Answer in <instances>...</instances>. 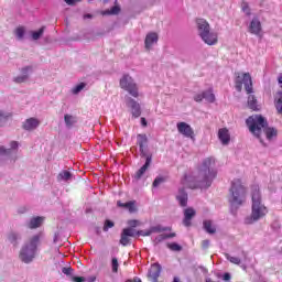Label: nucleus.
Wrapping results in <instances>:
<instances>
[{
  "label": "nucleus",
  "instance_id": "obj_32",
  "mask_svg": "<svg viewBox=\"0 0 282 282\" xmlns=\"http://www.w3.org/2000/svg\"><path fill=\"white\" fill-rule=\"evenodd\" d=\"M240 7L242 12H245L247 17H250L252 14V11L250 10V4H248L247 1H241Z\"/></svg>",
  "mask_w": 282,
  "mask_h": 282
},
{
  "label": "nucleus",
  "instance_id": "obj_3",
  "mask_svg": "<svg viewBox=\"0 0 282 282\" xmlns=\"http://www.w3.org/2000/svg\"><path fill=\"white\" fill-rule=\"evenodd\" d=\"M251 215L245 219V224L248 226L254 224V221H259V219H263V216L268 215V207L261 204V191L257 185L251 187Z\"/></svg>",
  "mask_w": 282,
  "mask_h": 282
},
{
  "label": "nucleus",
  "instance_id": "obj_41",
  "mask_svg": "<svg viewBox=\"0 0 282 282\" xmlns=\"http://www.w3.org/2000/svg\"><path fill=\"white\" fill-rule=\"evenodd\" d=\"M62 272H63V274H66V276H72V272H74V269H72V268H63Z\"/></svg>",
  "mask_w": 282,
  "mask_h": 282
},
{
  "label": "nucleus",
  "instance_id": "obj_49",
  "mask_svg": "<svg viewBox=\"0 0 282 282\" xmlns=\"http://www.w3.org/2000/svg\"><path fill=\"white\" fill-rule=\"evenodd\" d=\"M10 147H11V149L17 150V149H19V142L11 141Z\"/></svg>",
  "mask_w": 282,
  "mask_h": 282
},
{
  "label": "nucleus",
  "instance_id": "obj_13",
  "mask_svg": "<svg viewBox=\"0 0 282 282\" xmlns=\"http://www.w3.org/2000/svg\"><path fill=\"white\" fill-rule=\"evenodd\" d=\"M41 124V121L34 117L26 119L22 128L24 131H34L35 129H39V126Z\"/></svg>",
  "mask_w": 282,
  "mask_h": 282
},
{
  "label": "nucleus",
  "instance_id": "obj_4",
  "mask_svg": "<svg viewBox=\"0 0 282 282\" xmlns=\"http://www.w3.org/2000/svg\"><path fill=\"white\" fill-rule=\"evenodd\" d=\"M248 197V188L243 186L241 178L231 181V186L228 194V203L231 208H241L246 204Z\"/></svg>",
  "mask_w": 282,
  "mask_h": 282
},
{
  "label": "nucleus",
  "instance_id": "obj_2",
  "mask_svg": "<svg viewBox=\"0 0 282 282\" xmlns=\"http://www.w3.org/2000/svg\"><path fill=\"white\" fill-rule=\"evenodd\" d=\"M217 177V170H215V159L207 158L203 161L202 167L195 182H189V188H208L213 184V180Z\"/></svg>",
  "mask_w": 282,
  "mask_h": 282
},
{
  "label": "nucleus",
  "instance_id": "obj_12",
  "mask_svg": "<svg viewBox=\"0 0 282 282\" xmlns=\"http://www.w3.org/2000/svg\"><path fill=\"white\" fill-rule=\"evenodd\" d=\"M129 237H135V230L133 228H124L121 232L120 243L121 246H129L131 239Z\"/></svg>",
  "mask_w": 282,
  "mask_h": 282
},
{
  "label": "nucleus",
  "instance_id": "obj_29",
  "mask_svg": "<svg viewBox=\"0 0 282 282\" xmlns=\"http://www.w3.org/2000/svg\"><path fill=\"white\" fill-rule=\"evenodd\" d=\"M64 122H65L66 127H74V124H76V122H78V120L76 119V117H74L72 115H65Z\"/></svg>",
  "mask_w": 282,
  "mask_h": 282
},
{
  "label": "nucleus",
  "instance_id": "obj_42",
  "mask_svg": "<svg viewBox=\"0 0 282 282\" xmlns=\"http://www.w3.org/2000/svg\"><path fill=\"white\" fill-rule=\"evenodd\" d=\"M194 100H195V102H202V100H204V93L196 94L194 96Z\"/></svg>",
  "mask_w": 282,
  "mask_h": 282
},
{
  "label": "nucleus",
  "instance_id": "obj_45",
  "mask_svg": "<svg viewBox=\"0 0 282 282\" xmlns=\"http://www.w3.org/2000/svg\"><path fill=\"white\" fill-rule=\"evenodd\" d=\"M137 235L141 237H150L151 231L140 230V231H137Z\"/></svg>",
  "mask_w": 282,
  "mask_h": 282
},
{
  "label": "nucleus",
  "instance_id": "obj_17",
  "mask_svg": "<svg viewBox=\"0 0 282 282\" xmlns=\"http://www.w3.org/2000/svg\"><path fill=\"white\" fill-rule=\"evenodd\" d=\"M158 40H159L158 33L155 32L148 33L144 41L145 50L148 51L151 50V47H153V45L158 43Z\"/></svg>",
  "mask_w": 282,
  "mask_h": 282
},
{
  "label": "nucleus",
  "instance_id": "obj_7",
  "mask_svg": "<svg viewBox=\"0 0 282 282\" xmlns=\"http://www.w3.org/2000/svg\"><path fill=\"white\" fill-rule=\"evenodd\" d=\"M243 86L247 94H252V76H250V73H236L235 87L237 91L241 93Z\"/></svg>",
  "mask_w": 282,
  "mask_h": 282
},
{
  "label": "nucleus",
  "instance_id": "obj_30",
  "mask_svg": "<svg viewBox=\"0 0 282 282\" xmlns=\"http://www.w3.org/2000/svg\"><path fill=\"white\" fill-rule=\"evenodd\" d=\"M19 234L17 232H10L8 236V240L10 241V243H12V246H14V248H17L19 246Z\"/></svg>",
  "mask_w": 282,
  "mask_h": 282
},
{
  "label": "nucleus",
  "instance_id": "obj_46",
  "mask_svg": "<svg viewBox=\"0 0 282 282\" xmlns=\"http://www.w3.org/2000/svg\"><path fill=\"white\" fill-rule=\"evenodd\" d=\"M70 281H73V282H85V278H83V276H72Z\"/></svg>",
  "mask_w": 282,
  "mask_h": 282
},
{
  "label": "nucleus",
  "instance_id": "obj_14",
  "mask_svg": "<svg viewBox=\"0 0 282 282\" xmlns=\"http://www.w3.org/2000/svg\"><path fill=\"white\" fill-rule=\"evenodd\" d=\"M261 21H259V18H253L249 25V32L250 34H254L256 36H259L261 34Z\"/></svg>",
  "mask_w": 282,
  "mask_h": 282
},
{
  "label": "nucleus",
  "instance_id": "obj_23",
  "mask_svg": "<svg viewBox=\"0 0 282 282\" xmlns=\"http://www.w3.org/2000/svg\"><path fill=\"white\" fill-rule=\"evenodd\" d=\"M247 105L252 111H259V106H257V97H254V95H249Z\"/></svg>",
  "mask_w": 282,
  "mask_h": 282
},
{
  "label": "nucleus",
  "instance_id": "obj_18",
  "mask_svg": "<svg viewBox=\"0 0 282 282\" xmlns=\"http://www.w3.org/2000/svg\"><path fill=\"white\" fill-rule=\"evenodd\" d=\"M218 140H220L221 144H230V131L227 128H221L218 130Z\"/></svg>",
  "mask_w": 282,
  "mask_h": 282
},
{
  "label": "nucleus",
  "instance_id": "obj_59",
  "mask_svg": "<svg viewBox=\"0 0 282 282\" xmlns=\"http://www.w3.org/2000/svg\"><path fill=\"white\" fill-rule=\"evenodd\" d=\"M104 1H109V0H104Z\"/></svg>",
  "mask_w": 282,
  "mask_h": 282
},
{
  "label": "nucleus",
  "instance_id": "obj_28",
  "mask_svg": "<svg viewBox=\"0 0 282 282\" xmlns=\"http://www.w3.org/2000/svg\"><path fill=\"white\" fill-rule=\"evenodd\" d=\"M275 109L282 116V91H279L275 97Z\"/></svg>",
  "mask_w": 282,
  "mask_h": 282
},
{
  "label": "nucleus",
  "instance_id": "obj_38",
  "mask_svg": "<svg viewBox=\"0 0 282 282\" xmlns=\"http://www.w3.org/2000/svg\"><path fill=\"white\" fill-rule=\"evenodd\" d=\"M113 226H116L113 221L107 219L104 224V232H107L109 228H113Z\"/></svg>",
  "mask_w": 282,
  "mask_h": 282
},
{
  "label": "nucleus",
  "instance_id": "obj_56",
  "mask_svg": "<svg viewBox=\"0 0 282 282\" xmlns=\"http://www.w3.org/2000/svg\"><path fill=\"white\" fill-rule=\"evenodd\" d=\"M84 19H91V14L84 15Z\"/></svg>",
  "mask_w": 282,
  "mask_h": 282
},
{
  "label": "nucleus",
  "instance_id": "obj_26",
  "mask_svg": "<svg viewBox=\"0 0 282 282\" xmlns=\"http://www.w3.org/2000/svg\"><path fill=\"white\" fill-rule=\"evenodd\" d=\"M203 226L206 232H208L209 235H215L217 232V229L215 228V226H213L212 220H204Z\"/></svg>",
  "mask_w": 282,
  "mask_h": 282
},
{
  "label": "nucleus",
  "instance_id": "obj_11",
  "mask_svg": "<svg viewBox=\"0 0 282 282\" xmlns=\"http://www.w3.org/2000/svg\"><path fill=\"white\" fill-rule=\"evenodd\" d=\"M161 272H162V265H160V263H154L151 265L148 272V279L151 282H158V279H160Z\"/></svg>",
  "mask_w": 282,
  "mask_h": 282
},
{
  "label": "nucleus",
  "instance_id": "obj_10",
  "mask_svg": "<svg viewBox=\"0 0 282 282\" xmlns=\"http://www.w3.org/2000/svg\"><path fill=\"white\" fill-rule=\"evenodd\" d=\"M183 214H184L183 225L186 228H191V226H193V223H192L193 218L195 217V215H197V212L193 207H187L184 209Z\"/></svg>",
  "mask_w": 282,
  "mask_h": 282
},
{
  "label": "nucleus",
  "instance_id": "obj_44",
  "mask_svg": "<svg viewBox=\"0 0 282 282\" xmlns=\"http://www.w3.org/2000/svg\"><path fill=\"white\" fill-rule=\"evenodd\" d=\"M139 221L135 219L132 220H128V226H130V228H137Z\"/></svg>",
  "mask_w": 282,
  "mask_h": 282
},
{
  "label": "nucleus",
  "instance_id": "obj_21",
  "mask_svg": "<svg viewBox=\"0 0 282 282\" xmlns=\"http://www.w3.org/2000/svg\"><path fill=\"white\" fill-rule=\"evenodd\" d=\"M43 221H45V218H44V217H41V216L33 217V218H31V220L29 221L28 227H29L31 230H34V229H36V228H41V226H43Z\"/></svg>",
  "mask_w": 282,
  "mask_h": 282
},
{
  "label": "nucleus",
  "instance_id": "obj_36",
  "mask_svg": "<svg viewBox=\"0 0 282 282\" xmlns=\"http://www.w3.org/2000/svg\"><path fill=\"white\" fill-rule=\"evenodd\" d=\"M167 248H170V250H173L174 252H180L182 250V246H180L177 242H172L167 245Z\"/></svg>",
  "mask_w": 282,
  "mask_h": 282
},
{
  "label": "nucleus",
  "instance_id": "obj_57",
  "mask_svg": "<svg viewBox=\"0 0 282 282\" xmlns=\"http://www.w3.org/2000/svg\"><path fill=\"white\" fill-rule=\"evenodd\" d=\"M173 282H181V281H180V278L175 276L174 280H173Z\"/></svg>",
  "mask_w": 282,
  "mask_h": 282
},
{
  "label": "nucleus",
  "instance_id": "obj_50",
  "mask_svg": "<svg viewBox=\"0 0 282 282\" xmlns=\"http://www.w3.org/2000/svg\"><path fill=\"white\" fill-rule=\"evenodd\" d=\"M10 116H12V115L11 113L6 115V113H3V111H0V120L3 118H10Z\"/></svg>",
  "mask_w": 282,
  "mask_h": 282
},
{
  "label": "nucleus",
  "instance_id": "obj_8",
  "mask_svg": "<svg viewBox=\"0 0 282 282\" xmlns=\"http://www.w3.org/2000/svg\"><path fill=\"white\" fill-rule=\"evenodd\" d=\"M119 85L121 89L128 91V94H130V96H132L133 98H138V96H140V93L138 90V84H135L133 77H131L129 74H124L121 77Z\"/></svg>",
  "mask_w": 282,
  "mask_h": 282
},
{
  "label": "nucleus",
  "instance_id": "obj_19",
  "mask_svg": "<svg viewBox=\"0 0 282 282\" xmlns=\"http://www.w3.org/2000/svg\"><path fill=\"white\" fill-rule=\"evenodd\" d=\"M117 206L119 208H126L129 213H138V207L135 206V200H130L128 203H121L120 200L117 202Z\"/></svg>",
  "mask_w": 282,
  "mask_h": 282
},
{
  "label": "nucleus",
  "instance_id": "obj_48",
  "mask_svg": "<svg viewBox=\"0 0 282 282\" xmlns=\"http://www.w3.org/2000/svg\"><path fill=\"white\" fill-rule=\"evenodd\" d=\"M164 239H166V236L165 235H160L155 238V242L156 243H160V241H164Z\"/></svg>",
  "mask_w": 282,
  "mask_h": 282
},
{
  "label": "nucleus",
  "instance_id": "obj_58",
  "mask_svg": "<svg viewBox=\"0 0 282 282\" xmlns=\"http://www.w3.org/2000/svg\"><path fill=\"white\" fill-rule=\"evenodd\" d=\"M78 1H80V0H75V3H77Z\"/></svg>",
  "mask_w": 282,
  "mask_h": 282
},
{
  "label": "nucleus",
  "instance_id": "obj_37",
  "mask_svg": "<svg viewBox=\"0 0 282 282\" xmlns=\"http://www.w3.org/2000/svg\"><path fill=\"white\" fill-rule=\"evenodd\" d=\"M105 14H120V7H112L110 10L105 11Z\"/></svg>",
  "mask_w": 282,
  "mask_h": 282
},
{
  "label": "nucleus",
  "instance_id": "obj_34",
  "mask_svg": "<svg viewBox=\"0 0 282 282\" xmlns=\"http://www.w3.org/2000/svg\"><path fill=\"white\" fill-rule=\"evenodd\" d=\"M226 259L230 261V263H234L235 265L241 264V259H239L238 257H230V254H226Z\"/></svg>",
  "mask_w": 282,
  "mask_h": 282
},
{
  "label": "nucleus",
  "instance_id": "obj_9",
  "mask_svg": "<svg viewBox=\"0 0 282 282\" xmlns=\"http://www.w3.org/2000/svg\"><path fill=\"white\" fill-rule=\"evenodd\" d=\"M176 129L181 135L184 138H189V140H195V130L191 127V124L182 121L176 124Z\"/></svg>",
  "mask_w": 282,
  "mask_h": 282
},
{
  "label": "nucleus",
  "instance_id": "obj_47",
  "mask_svg": "<svg viewBox=\"0 0 282 282\" xmlns=\"http://www.w3.org/2000/svg\"><path fill=\"white\" fill-rule=\"evenodd\" d=\"M208 246H210V240H203L202 241V248L204 250H206L208 248Z\"/></svg>",
  "mask_w": 282,
  "mask_h": 282
},
{
  "label": "nucleus",
  "instance_id": "obj_39",
  "mask_svg": "<svg viewBox=\"0 0 282 282\" xmlns=\"http://www.w3.org/2000/svg\"><path fill=\"white\" fill-rule=\"evenodd\" d=\"M84 87H86L85 83H80L75 88H73V94H80L83 91Z\"/></svg>",
  "mask_w": 282,
  "mask_h": 282
},
{
  "label": "nucleus",
  "instance_id": "obj_6",
  "mask_svg": "<svg viewBox=\"0 0 282 282\" xmlns=\"http://www.w3.org/2000/svg\"><path fill=\"white\" fill-rule=\"evenodd\" d=\"M198 35L206 45H217L219 39L216 32L210 31V24L205 19H196Z\"/></svg>",
  "mask_w": 282,
  "mask_h": 282
},
{
  "label": "nucleus",
  "instance_id": "obj_16",
  "mask_svg": "<svg viewBox=\"0 0 282 282\" xmlns=\"http://www.w3.org/2000/svg\"><path fill=\"white\" fill-rule=\"evenodd\" d=\"M176 199L182 208H186L188 206V194L186 193V189L180 188Z\"/></svg>",
  "mask_w": 282,
  "mask_h": 282
},
{
  "label": "nucleus",
  "instance_id": "obj_31",
  "mask_svg": "<svg viewBox=\"0 0 282 282\" xmlns=\"http://www.w3.org/2000/svg\"><path fill=\"white\" fill-rule=\"evenodd\" d=\"M14 34L18 41H23V36H25V26H18L14 30Z\"/></svg>",
  "mask_w": 282,
  "mask_h": 282
},
{
  "label": "nucleus",
  "instance_id": "obj_53",
  "mask_svg": "<svg viewBox=\"0 0 282 282\" xmlns=\"http://www.w3.org/2000/svg\"><path fill=\"white\" fill-rule=\"evenodd\" d=\"M141 124L142 127H147V119L144 117L141 118Z\"/></svg>",
  "mask_w": 282,
  "mask_h": 282
},
{
  "label": "nucleus",
  "instance_id": "obj_25",
  "mask_svg": "<svg viewBox=\"0 0 282 282\" xmlns=\"http://www.w3.org/2000/svg\"><path fill=\"white\" fill-rule=\"evenodd\" d=\"M32 69V67L28 66L22 68V76H18L14 78V83L21 84V83H25V80H28V70Z\"/></svg>",
  "mask_w": 282,
  "mask_h": 282
},
{
  "label": "nucleus",
  "instance_id": "obj_22",
  "mask_svg": "<svg viewBox=\"0 0 282 282\" xmlns=\"http://www.w3.org/2000/svg\"><path fill=\"white\" fill-rule=\"evenodd\" d=\"M137 142H138L141 155H147V152H144V148L147 147V143L149 142L147 134H138Z\"/></svg>",
  "mask_w": 282,
  "mask_h": 282
},
{
  "label": "nucleus",
  "instance_id": "obj_52",
  "mask_svg": "<svg viewBox=\"0 0 282 282\" xmlns=\"http://www.w3.org/2000/svg\"><path fill=\"white\" fill-rule=\"evenodd\" d=\"M65 3H67L68 6H74V3H76V0H64Z\"/></svg>",
  "mask_w": 282,
  "mask_h": 282
},
{
  "label": "nucleus",
  "instance_id": "obj_35",
  "mask_svg": "<svg viewBox=\"0 0 282 282\" xmlns=\"http://www.w3.org/2000/svg\"><path fill=\"white\" fill-rule=\"evenodd\" d=\"M163 182H166V178H164L163 176H158V177L153 181L152 186H153L154 188H158V186H159L160 184H163Z\"/></svg>",
  "mask_w": 282,
  "mask_h": 282
},
{
  "label": "nucleus",
  "instance_id": "obj_33",
  "mask_svg": "<svg viewBox=\"0 0 282 282\" xmlns=\"http://www.w3.org/2000/svg\"><path fill=\"white\" fill-rule=\"evenodd\" d=\"M43 32H45V26H42L41 29H39V31L33 32L32 33L33 41H39V39L43 36Z\"/></svg>",
  "mask_w": 282,
  "mask_h": 282
},
{
  "label": "nucleus",
  "instance_id": "obj_15",
  "mask_svg": "<svg viewBox=\"0 0 282 282\" xmlns=\"http://www.w3.org/2000/svg\"><path fill=\"white\" fill-rule=\"evenodd\" d=\"M127 105L132 109V116L134 118H140V116L142 115V110L140 109V104L135 101L133 98H128Z\"/></svg>",
  "mask_w": 282,
  "mask_h": 282
},
{
  "label": "nucleus",
  "instance_id": "obj_40",
  "mask_svg": "<svg viewBox=\"0 0 282 282\" xmlns=\"http://www.w3.org/2000/svg\"><path fill=\"white\" fill-rule=\"evenodd\" d=\"M118 258H112V272H118Z\"/></svg>",
  "mask_w": 282,
  "mask_h": 282
},
{
  "label": "nucleus",
  "instance_id": "obj_27",
  "mask_svg": "<svg viewBox=\"0 0 282 282\" xmlns=\"http://www.w3.org/2000/svg\"><path fill=\"white\" fill-rule=\"evenodd\" d=\"M69 180H72V172H69V171H62L57 175V181L58 182H69Z\"/></svg>",
  "mask_w": 282,
  "mask_h": 282
},
{
  "label": "nucleus",
  "instance_id": "obj_5",
  "mask_svg": "<svg viewBox=\"0 0 282 282\" xmlns=\"http://www.w3.org/2000/svg\"><path fill=\"white\" fill-rule=\"evenodd\" d=\"M39 243H41V235H35L22 247L19 257L23 263H32L34 261L36 251L39 250Z\"/></svg>",
  "mask_w": 282,
  "mask_h": 282
},
{
  "label": "nucleus",
  "instance_id": "obj_54",
  "mask_svg": "<svg viewBox=\"0 0 282 282\" xmlns=\"http://www.w3.org/2000/svg\"><path fill=\"white\" fill-rule=\"evenodd\" d=\"M173 237H175V234L165 235V239H173Z\"/></svg>",
  "mask_w": 282,
  "mask_h": 282
},
{
  "label": "nucleus",
  "instance_id": "obj_43",
  "mask_svg": "<svg viewBox=\"0 0 282 282\" xmlns=\"http://www.w3.org/2000/svg\"><path fill=\"white\" fill-rule=\"evenodd\" d=\"M1 155H10L11 149H6L4 147H0Z\"/></svg>",
  "mask_w": 282,
  "mask_h": 282
},
{
  "label": "nucleus",
  "instance_id": "obj_20",
  "mask_svg": "<svg viewBox=\"0 0 282 282\" xmlns=\"http://www.w3.org/2000/svg\"><path fill=\"white\" fill-rule=\"evenodd\" d=\"M151 160H152V156L148 155L145 159L144 165L141 166L135 173L134 175L135 180H140L144 175V173H147V170L149 169V166H151Z\"/></svg>",
  "mask_w": 282,
  "mask_h": 282
},
{
  "label": "nucleus",
  "instance_id": "obj_1",
  "mask_svg": "<svg viewBox=\"0 0 282 282\" xmlns=\"http://www.w3.org/2000/svg\"><path fill=\"white\" fill-rule=\"evenodd\" d=\"M246 124L256 138L260 140L261 144L265 147L263 143V139H261V133L264 131L267 140H272L273 138H276L279 134V131L276 128H268V121L263 116L261 115H252L246 120Z\"/></svg>",
  "mask_w": 282,
  "mask_h": 282
},
{
  "label": "nucleus",
  "instance_id": "obj_24",
  "mask_svg": "<svg viewBox=\"0 0 282 282\" xmlns=\"http://www.w3.org/2000/svg\"><path fill=\"white\" fill-rule=\"evenodd\" d=\"M203 96H204V100H206V102L213 104L216 100L215 94L213 93V88L204 90Z\"/></svg>",
  "mask_w": 282,
  "mask_h": 282
},
{
  "label": "nucleus",
  "instance_id": "obj_51",
  "mask_svg": "<svg viewBox=\"0 0 282 282\" xmlns=\"http://www.w3.org/2000/svg\"><path fill=\"white\" fill-rule=\"evenodd\" d=\"M223 279L224 281H230V273H225Z\"/></svg>",
  "mask_w": 282,
  "mask_h": 282
},
{
  "label": "nucleus",
  "instance_id": "obj_55",
  "mask_svg": "<svg viewBox=\"0 0 282 282\" xmlns=\"http://www.w3.org/2000/svg\"><path fill=\"white\" fill-rule=\"evenodd\" d=\"M126 282H142V280L135 278L134 280H127Z\"/></svg>",
  "mask_w": 282,
  "mask_h": 282
}]
</instances>
